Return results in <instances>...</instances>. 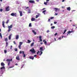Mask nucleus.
I'll return each mask as SVG.
<instances>
[{
	"instance_id": "obj_32",
	"label": "nucleus",
	"mask_w": 77,
	"mask_h": 77,
	"mask_svg": "<svg viewBox=\"0 0 77 77\" xmlns=\"http://www.w3.org/2000/svg\"><path fill=\"white\" fill-rule=\"evenodd\" d=\"M45 12H46V10H44L42 11V13H44V14H45Z\"/></svg>"
},
{
	"instance_id": "obj_40",
	"label": "nucleus",
	"mask_w": 77,
	"mask_h": 77,
	"mask_svg": "<svg viewBox=\"0 0 77 77\" xmlns=\"http://www.w3.org/2000/svg\"><path fill=\"white\" fill-rule=\"evenodd\" d=\"M13 42L14 43V44H15V45H16V44H17V43H16V42H15V41H14Z\"/></svg>"
},
{
	"instance_id": "obj_3",
	"label": "nucleus",
	"mask_w": 77,
	"mask_h": 77,
	"mask_svg": "<svg viewBox=\"0 0 77 77\" xmlns=\"http://www.w3.org/2000/svg\"><path fill=\"white\" fill-rule=\"evenodd\" d=\"M30 51H31L32 53L35 54L36 53V51H35V50L33 48H32V49H30Z\"/></svg>"
},
{
	"instance_id": "obj_17",
	"label": "nucleus",
	"mask_w": 77,
	"mask_h": 77,
	"mask_svg": "<svg viewBox=\"0 0 77 77\" xmlns=\"http://www.w3.org/2000/svg\"><path fill=\"white\" fill-rule=\"evenodd\" d=\"M1 65L2 66H5V63H1Z\"/></svg>"
},
{
	"instance_id": "obj_57",
	"label": "nucleus",
	"mask_w": 77,
	"mask_h": 77,
	"mask_svg": "<svg viewBox=\"0 0 77 77\" xmlns=\"http://www.w3.org/2000/svg\"><path fill=\"white\" fill-rule=\"evenodd\" d=\"M39 53V51H38V52L37 53V54H38V53Z\"/></svg>"
},
{
	"instance_id": "obj_29",
	"label": "nucleus",
	"mask_w": 77,
	"mask_h": 77,
	"mask_svg": "<svg viewBox=\"0 0 77 77\" xmlns=\"http://www.w3.org/2000/svg\"><path fill=\"white\" fill-rule=\"evenodd\" d=\"M55 28V27L54 26H52L51 27V29H54Z\"/></svg>"
},
{
	"instance_id": "obj_64",
	"label": "nucleus",
	"mask_w": 77,
	"mask_h": 77,
	"mask_svg": "<svg viewBox=\"0 0 77 77\" xmlns=\"http://www.w3.org/2000/svg\"><path fill=\"white\" fill-rule=\"evenodd\" d=\"M30 11H28V13H30Z\"/></svg>"
},
{
	"instance_id": "obj_4",
	"label": "nucleus",
	"mask_w": 77,
	"mask_h": 77,
	"mask_svg": "<svg viewBox=\"0 0 77 77\" xmlns=\"http://www.w3.org/2000/svg\"><path fill=\"white\" fill-rule=\"evenodd\" d=\"M11 16H12L13 17H14V16L17 17V13H12L11 14Z\"/></svg>"
},
{
	"instance_id": "obj_22",
	"label": "nucleus",
	"mask_w": 77,
	"mask_h": 77,
	"mask_svg": "<svg viewBox=\"0 0 77 77\" xmlns=\"http://www.w3.org/2000/svg\"><path fill=\"white\" fill-rule=\"evenodd\" d=\"M1 69H5V66H3L1 68Z\"/></svg>"
},
{
	"instance_id": "obj_11",
	"label": "nucleus",
	"mask_w": 77,
	"mask_h": 77,
	"mask_svg": "<svg viewBox=\"0 0 77 77\" xmlns=\"http://www.w3.org/2000/svg\"><path fill=\"white\" fill-rule=\"evenodd\" d=\"M66 9L67 11H71V8L70 7H67L66 8Z\"/></svg>"
},
{
	"instance_id": "obj_35",
	"label": "nucleus",
	"mask_w": 77,
	"mask_h": 77,
	"mask_svg": "<svg viewBox=\"0 0 77 77\" xmlns=\"http://www.w3.org/2000/svg\"><path fill=\"white\" fill-rule=\"evenodd\" d=\"M9 20H8L7 21V22H6V23L7 24V23H9Z\"/></svg>"
},
{
	"instance_id": "obj_9",
	"label": "nucleus",
	"mask_w": 77,
	"mask_h": 77,
	"mask_svg": "<svg viewBox=\"0 0 77 77\" xmlns=\"http://www.w3.org/2000/svg\"><path fill=\"white\" fill-rule=\"evenodd\" d=\"M29 3H34L35 1L33 0H29Z\"/></svg>"
},
{
	"instance_id": "obj_55",
	"label": "nucleus",
	"mask_w": 77,
	"mask_h": 77,
	"mask_svg": "<svg viewBox=\"0 0 77 77\" xmlns=\"http://www.w3.org/2000/svg\"><path fill=\"white\" fill-rule=\"evenodd\" d=\"M65 1V0H63L62 1V2H64V1Z\"/></svg>"
},
{
	"instance_id": "obj_53",
	"label": "nucleus",
	"mask_w": 77,
	"mask_h": 77,
	"mask_svg": "<svg viewBox=\"0 0 77 77\" xmlns=\"http://www.w3.org/2000/svg\"><path fill=\"white\" fill-rule=\"evenodd\" d=\"M50 1V0H46L47 2H49Z\"/></svg>"
},
{
	"instance_id": "obj_52",
	"label": "nucleus",
	"mask_w": 77,
	"mask_h": 77,
	"mask_svg": "<svg viewBox=\"0 0 77 77\" xmlns=\"http://www.w3.org/2000/svg\"><path fill=\"white\" fill-rule=\"evenodd\" d=\"M11 48H10V49H11V50H12V46H11Z\"/></svg>"
},
{
	"instance_id": "obj_51",
	"label": "nucleus",
	"mask_w": 77,
	"mask_h": 77,
	"mask_svg": "<svg viewBox=\"0 0 77 77\" xmlns=\"http://www.w3.org/2000/svg\"><path fill=\"white\" fill-rule=\"evenodd\" d=\"M49 32V30H48L47 31V33H48V32Z\"/></svg>"
},
{
	"instance_id": "obj_24",
	"label": "nucleus",
	"mask_w": 77,
	"mask_h": 77,
	"mask_svg": "<svg viewBox=\"0 0 77 77\" xmlns=\"http://www.w3.org/2000/svg\"><path fill=\"white\" fill-rule=\"evenodd\" d=\"M48 2H44V5H47V3H48Z\"/></svg>"
},
{
	"instance_id": "obj_63",
	"label": "nucleus",
	"mask_w": 77,
	"mask_h": 77,
	"mask_svg": "<svg viewBox=\"0 0 77 77\" xmlns=\"http://www.w3.org/2000/svg\"><path fill=\"white\" fill-rule=\"evenodd\" d=\"M37 2H39V0H36Z\"/></svg>"
},
{
	"instance_id": "obj_36",
	"label": "nucleus",
	"mask_w": 77,
	"mask_h": 77,
	"mask_svg": "<svg viewBox=\"0 0 77 77\" xmlns=\"http://www.w3.org/2000/svg\"><path fill=\"white\" fill-rule=\"evenodd\" d=\"M0 36L1 38H2V33H0Z\"/></svg>"
},
{
	"instance_id": "obj_59",
	"label": "nucleus",
	"mask_w": 77,
	"mask_h": 77,
	"mask_svg": "<svg viewBox=\"0 0 77 77\" xmlns=\"http://www.w3.org/2000/svg\"><path fill=\"white\" fill-rule=\"evenodd\" d=\"M75 25H72V26H75Z\"/></svg>"
},
{
	"instance_id": "obj_62",
	"label": "nucleus",
	"mask_w": 77,
	"mask_h": 77,
	"mask_svg": "<svg viewBox=\"0 0 77 77\" xmlns=\"http://www.w3.org/2000/svg\"><path fill=\"white\" fill-rule=\"evenodd\" d=\"M62 8H64V7L62 6Z\"/></svg>"
},
{
	"instance_id": "obj_56",
	"label": "nucleus",
	"mask_w": 77,
	"mask_h": 77,
	"mask_svg": "<svg viewBox=\"0 0 77 77\" xmlns=\"http://www.w3.org/2000/svg\"><path fill=\"white\" fill-rule=\"evenodd\" d=\"M40 44H41V45H42V44H43V43L41 42Z\"/></svg>"
},
{
	"instance_id": "obj_46",
	"label": "nucleus",
	"mask_w": 77,
	"mask_h": 77,
	"mask_svg": "<svg viewBox=\"0 0 77 77\" xmlns=\"http://www.w3.org/2000/svg\"><path fill=\"white\" fill-rule=\"evenodd\" d=\"M57 22H54V24H57Z\"/></svg>"
},
{
	"instance_id": "obj_47",
	"label": "nucleus",
	"mask_w": 77,
	"mask_h": 77,
	"mask_svg": "<svg viewBox=\"0 0 77 77\" xmlns=\"http://www.w3.org/2000/svg\"><path fill=\"white\" fill-rule=\"evenodd\" d=\"M57 35V33H56L55 34H54V36H56V35Z\"/></svg>"
},
{
	"instance_id": "obj_13",
	"label": "nucleus",
	"mask_w": 77,
	"mask_h": 77,
	"mask_svg": "<svg viewBox=\"0 0 77 77\" xmlns=\"http://www.w3.org/2000/svg\"><path fill=\"white\" fill-rule=\"evenodd\" d=\"M39 15H40V14H38L37 15H36L35 16V18H38V17H39Z\"/></svg>"
},
{
	"instance_id": "obj_50",
	"label": "nucleus",
	"mask_w": 77,
	"mask_h": 77,
	"mask_svg": "<svg viewBox=\"0 0 77 77\" xmlns=\"http://www.w3.org/2000/svg\"><path fill=\"white\" fill-rule=\"evenodd\" d=\"M13 67H14V66H11V67H10V68H13Z\"/></svg>"
},
{
	"instance_id": "obj_30",
	"label": "nucleus",
	"mask_w": 77,
	"mask_h": 77,
	"mask_svg": "<svg viewBox=\"0 0 77 77\" xmlns=\"http://www.w3.org/2000/svg\"><path fill=\"white\" fill-rule=\"evenodd\" d=\"M21 46L20 45H19L18 46V48H19V49H21Z\"/></svg>"
},
{
	"instance_id": "obj_16",
	"label": "nucleus",
	"mask_w": 77,
	"mask_h": 77,
	"mask_svg": "<svg viewBox=\"0 0 77 77\" xmlns=\"http://www.w3.org/2000/svg\"><path fill=\"white\" fill-rule=\"evenodd\" d=\"M32 32H33V33L34 35H36V32L35 31V30H32Z\"/></svg>"
},
{
	"instance_id": "obj_23",
	"label": "nucleus",
	"mask_w": 77,
	"mask_h": 77,
	"mask_svg": "<svg viewBox=\"0 0 77 77\" xmlns=\"http://www.w3.org/2000/svg\"><path fill=\"white\" fill-rule=\"evenodd\" d=\"M33 45H34V42L32 43L31 44L30 46H31V47H33Z\"/></svg>"
},
{
	"instance_id": "obj_27",
	"label": "nucleus",
	"mask_w": 77,
	"mask_h": 77,
	"mask_svg": "<svg viewBox=\"0 0 77 77\" xmlns=\"http://www.w3.org/2000/svg\"><path fill=\"white\" fill-rule=\"evenodd\" d=\"M66 32V29H65L64 31V32L63 33V34H64L65 33V32Z\"/></svg>"
},
{
	"instance_id": "obj_41",
	"label": "nucleus",
	"mask_w": 77,
	"mask_h": 77,
	"mask_svg": "<svg viewBox=\"0 0 77 77\" xmlns=\"http://www.w3.org/2000/svg\"><path fill=\"white\" fill-rule=\"evenodd\" d=\"M0 12H2L3 11V9L1 8L0 9Z\"/></svg>"
},
{
	"instance_id": "obj_12",
	"label": "nucleus",
	"mask_w": 77,
	"mask_h": 77,
	"mask_svg": "<svg viewBox=\"0 0 77 77\" xmlns=\"http://www.w3.org/2000/svg\"><path fill=\"white\" fill-rule=\"evenodd\" d=\"M12 34H11V35H9L8 37L9 40H10V39H11V36H12Z\"/></svg>"
},
{
	"instance_id": "obj_45",
	"label": "nucleus",
	"mask_w": 77,
	"mask_h": 77,
	"mask_svg": "<svg viewBox=\"0 0 77 77\" xmlns=\"http://www.w3.org/2000/svg\"><path fill=\"white\" fill-rule=\"evenodd\" d=\"M58 14L57 13H55L54 14V15H55V16L57 15Z\"/></svg>"
},
{
	"instance_id": "obj_10",
	"label": "nucleus",
	"mask_w": 77,
	"mask_h": 77,
	"mask_svg": "<svg viewBox=\"0 0 77 77\" xmlns=\"http://www.w3.org/2000/svg\"><path fill=\"white\" fill-rule=\"evenodd\" d=\"M16 59H17V60H20V57H19V56H17L16 57Z\"/></svg>"
},
{
	"instance_id": "obj_2",
	"label": "nucleus",
	"mask_w": 77,
	"mask_h": 77,
	"mask_svg": "<svg viewBox=\"0 0 77 77\" xmlns=\"http://www.w3.org/2000/svg\"><path fill=\"white\" fill-rule=\"evenodd\" d=\"M12 27H13V25H11L10 26L8 27V32H10V31L11 30V29L12 28Z\"/></svg>"
},
{
	"instance_id": "obj_8",
	"label": "nucleus",
	"mask_w": 77,
	"mask_h": 77,
	"mask_svg": "<svg viewBox=\"0 0 77 77\" xmlns=\"http://www.w3.org/2000/svg\"><path fill=\"white\" fill-rule=\"evenodd\" d=\"M41 38H42V36H41V35H40L39 36V41L41 42H42V40Z\"/></svg>"
},
{
	"instance_id": "obj_31",
	"label": "nucleus",
	"mask_w": 77,
	"mask_h": 77,
	"mask_svg": "<svg viewBox=\"0 0 77 77\" xmlns=\"http://www.w3.org/2000/svg\"><path fill=\"white\" fill-rule=\"evenodd\" d=\"M32 26V24L31 23H30L29 24V27H31Z\"/></svg>"
},
{
	"instance_id": "obj_34",
	"label": "nucleus",
	"mask_w": 77,
	"mask_h": 77,
	"mask_svg": "<svg viewBox=\"0 0 77 77\" xmlns=\"http://www.w3.org/2000/svg\"><path fill=\"white\" fill-rule=\"evenodd\" d=\"M40 52L41 53L39 55L41 56V55L42 54V51H41Z\"/></svg>"
},
{
	"instance_id": "obj_39",
	"label": "nucleus",
	"mask_w": 77,
	"mask_h": 77,
	"mask_svg": "<svg viewBox=\"0 0 77 77\" xmlns=\"http://www.w3.org/2000/svg\"><path fill=\"white\" fill-rule=\"evenodd\" d=\"M8 45V43L7 42L6 43V47H7Z\"/></svg>"
},
{
	"instance_id": "obj_1",
	"label": "nucleus",
	"mask_w": 77,
	"mask_h": 77,
	"mask_svg": "<svg viewBox=\"0 0 77 77\" xmlns=\"http://www.w3.org/2000/svg\"><path fill=\"white\" fill-rule=\"evenodd\" d=\"M7 62H8V66H9V65H10V61L12 62V59H7L6 60Z\"/></svg>"
},
{
	"instance_id": "obj_42",
	"label": "nucleus",
	"mask_w": 77,
	"mask_h": 77,
	"mask_svg": "<svg viewBox=\"0 0 77 77\" xmlns=\"http://www.w3.org/2000/svg\"><path fill=\"white\" fill-rule=\"evenodd\" d=\"M53 18H54V17H51V20H52V19H53Z\"/></svg>"
},
{
	"instance_id": "obj_18",
	"label": "nucleus",
	"mask_w": 77,
	"mask_h": 77,
	"mask_svg": "<svg viewBox=\"0 0 77 77\" xmlns=\"http://www.w3.org/2000/svg\"><path fill=\"white\" fill-rule=\"evenodd\" d=\"M18 38H19V36H18V35H17L16 37V39H18Z\"/></svg>"
},
{
	"instance_id": "obj_14",
	"label": "nucleus",
	"mask_w": 77,
	"mask_h": 77,
	"mask_svg": "<svg viewBox=\"0 0 77 77\" xmlns=\"http://www.w3.org/2000/svg\"><path fill=\"white\" fill-rule=\"evenodd\" d=\"M19 13L20 14V15L21 17V16H22L23 15V13H22V11H19Z\"/></svg>"
},
{
	"instance_id": "obj_48",
	"label": "nucleus",
	"mask_w": 77,
	"mask_h": 77,
	"mask_svg": "<svg viewBox=\"0 0 77 77\" xmlns=\"http://www.w3.org/2000/svg\"><path fill=\"white\" fill-rule=\"evenodd\" d=\"M26 57V54H23V57Z\"/></svg>"
},
{
	"instance_id": "obj_7",
	"label": "nucleus",
	"mask_w": 77,
	"mask_h": 77,
	"mask_svg": "<svg viewBox=\"0 0 77 77\" xmlns=\"http://www.w3.org/2000/svg\"><path fill=\"white\" fill-rule=\"evenodd\" d=\"M9 6H8L7 7H6L5 8L6 11H9L10 10V9H9Z\"/></svg>"
},
{
	"instance_id": "obj_49",
	"label": "nucleus",
	"mask_w": 77,
	"mask_h": 77,
	"mask_svg": "<svg viewBox=\"0 0 77 77\" xmlns=\"http://www.w3.org/2000/svg\"><path fill=\"white\" fill-rule=\"evenodd\" d=\"M59 39H60V40L62 39V38H61V37H60L58 38Z\"/></svg>"
},
{
	"instance_id": "obj_15",
	"label": "nucleus",
	"mask_w": 77,
	"mask_h": 77,
	"mask_svg": "<svg viewBox=\"0 0 77 77\" xmlns=\"http://www.w3.org/2000/svg\"><path fill=\"white\" fill-rule=\"evenodd\" d=\"M29 58L30 59H32V60H33V59H34V57H32V56L29 57Z\"/></svg>"
},
{
	"instance_id": "obj_61",
	"label": "nucleus",
	"mask_w": 77,
	"mask_h": 77,
	"mask_svg": "<svg viewBox=\"0 0 77 77\" xmlns=\"http://www.w3.org/2000/svg\"><path fill=\"white\" fill-rule=\"evenodd\" d=\"M29 8V7H27L26 8V9H28Z\"/></svg>"
},
{
	"instance_id": "obj_19",
	"label": "nucleus",
	"mask_w": 77,
	"mask_h": 77,
	"mask_svg": "<svg viewBox=\"0 0 77 77\" xmlns=\"http://www.w3.org/2000/svg\"><path fill=\"white\" fill-rule=\"evenodd\" d=\"M72 32H73L72 31H69L67 32V33H68V34H69V33H72Z\"/></svg>"
},
{
	"instance_id": "obj_33",
	"label": "nucleus",
	"mask_w": 77,
	"mask_h": 77,
	"mask_svg": "<svg viewBox=\"0 0 77 77\" xmlns=\"http://www.w3.org/2000/svg\"><path fill=\"white\" fill-rule=\"evenodd\" d=\"M14 50L15 51H17L18 50V49H17V48H16L14 49Z\"/></svg>"
},
{
	"instance_id": "obj_28",
	"label": "nucleus",
	"mask_w": 77,
	"mask_h": 77,
	"mask_svg": "<svg viewBox=\"0 0 77 77\" xmlns=\"http://www.w3.org/2000/svg\"><path fill=\"white\" fill-rule=\"evenodd\" d=\"M5 41H6V42H7V41H8V38H6L5 39Z\"/></svg>"
},
{
	"instance_id": "obj_25",
	"label": "nucleus",
	"mask_w": 77,
	"mask_h": 77,
	"mask_svg": "<svg viewBox=\"0 0 77 77\" xmlns=\"http://www.w3.org/2000/svg\"><path fill=\"white\" fill-rule=\"evenodd\" d=\"M23 44V43L22 42H20L19 43V45H20L21 46V45Z\"/></svg>"
},
{
	"instance_id": "obj_6",
	"label": "nucleus",
	"mask_w": 77,
	"mask_h": 77,
	"mask_svg": "<svg viewBox=\"0 0 77 77\" xmlns=\"http://www.w3.org/2000/svg\"><path fill=\"white\" fill-rule=\"evenodd\" d=\"M54 11H55V12H57V11H60V9H59V8H54Z\"/></svg>"
},
{
	"instance_id": "obj_60",
	"label": "nucleus",
	"mask_w": 77,
	"mask_h": 77,
	"mask_svg": "<svg viewBox=\"0 0 77 77\" xmlns=\"http://www.w3.org/2000/svg\"><path fill=\"white\" fill-rule=\"evenodd\" d=\"M15 65L17 66V65H18V64H17V63H16V64H15Z\"/></svg>"
},
{
	"instance_id": "obj_38",
	"label": "nucleus",
	"mask_w": 77,
	"mask_h": 77,
	"mask_svg": "<svg viewBox=\"0 0 77 77\" xmlns=\"http://www.w3.org/2000/svg\"><path fill=\"white\" fill-rule=\"evenodd\" d=\"M5 53H7V51L6 50H4Z\"/></svg>"
},
{
	"instance_id": "obj_58",
	"label": "nucleus",
	"mask_w": 77,
	"mask_h": 77,
	"mask_svg": "<svg viewBox=\"0 0 77 77\" xmlns=\"http://www.w3.org/2000/svg\"><path fill=\"white\" fill-rule=\"evenodd\" d=\"M54 40L55 41H56V38H54Z\"/></svg>"
},
{
	"instance_id": "obj_54",
	"label": "nucleus",
	"mask_w": 77,
	"mask_h": 77,
	"mask_svg": "<svg viewBox=\"0 0 77 77\" xmlns=\"http://www.w3.org/2000/svg\"><path fill=\"white\" fill-rule=\"evenodd\" d=\"M34 57H36V55H34Z\"/></svg>"
},
{
	"instance_id": "obj_43",
	"label": "nucleus",
	"mask_w": 77,
	"mask_h": 77,
	"mask_svg": "<svg viewBox=\"0 0 77 77\" xmlns=\"http://www.w3.org/2000/svg\"><path fill=\"white\" fill-rule=\"evenodd\" d=\"M19 53L20 54H22V51H20V52H19Z\"/></svg>"
},
{
	"instance_id": "obj_20",
	"label": "nucleus",
	"mask_w": 77,
	"mask_h": 77,
	"mask_svg": "<svg viewBox=\"0 0 77 77\" xmlns=\"http://www.w3.org/2000/svg\"><path fill=\"white\" fill-rule=\"evenodd\" d=\"M35 18H32L31 19L32 21H35Z\"/></svg>"
},
{
	"instance_id": "obj_5",
	"label": "nucleus",
	"mask_w": 77,
	"mask_h": 77,
	"mask_svg": "<svg viewBox=\"0 0 77 77\" xmlns=\"http://www.w3.org/2000/svg\"><path fill=\"white\" fill-rule=\"evenodd\" d=\"M43 42H44V44L46 45H50V44H47V41H45V40H43Z\"/></svg>"
},
{
	"instance_id": "obj_26",
	"label": "nucleus",
	"mask_w": 77,
	"mask_h": 77,
	"mask_svg": "<svg viewBox=\"0 0 77 77\" xmlns=\"http://www.w3.org/2000/svg\"><path fill=\"white\" fill-rule=\"evenodd\" d=\"M2 26L4 27V28H5V23H2Z\"/></svg>"
},
{
	"instance_id": "obj_21",
	"label": "nucleus",
	"mask_w": 77,
	"mask_h": 77,
	"mask_svg": "<svg viewBox=\"0 0 77 77\" xmlns=\"http://www.w3.org/2000/svg\"><path fill=\"white\" fill-rule=\"evenodd\" d=\"M40 51H43V48L40 47Z\"/></svg>"
},
{
	"instance_id": "obj_37",
	"label": "nucleus",
	"mask_w": 77,
	"mask_h": 77,
	"mask_svg": "<svg viewBox=\"0 0 77 77\" xmlns=\"http://www.w3.org/2000/svg\"><path fill=\"white\" fill-rule=\"evenodd\" d=\"M30 42H31L29 40H28V43H30Z\"/></svg>"
},
{
	"instance_id": "obj_44",
	"label": "nucleus",
	"mask_w": 77,
	"mask_h": 77,
	"mask_svg": "<svg viewBox=\"0 0 77 77\" xmlns=\"http://www.w3.org/2000/svg\"><path fill=\"white\" fill-rule=\"evenodd\" d=\"M48 22H50V19H49L48 20Z\"/></svg>"
}]
</instances>
